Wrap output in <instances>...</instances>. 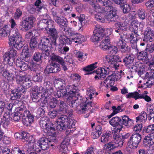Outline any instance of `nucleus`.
<instances>
[{
    "label": "nucleus",
    "mask_w": 154,
    "mask_h": 154,
    "mask_svg": "<svg viewBox=\"0 0 154 154\" xmlns=\"http://www.w3.org/2000/svg\"><path fill=\"white\" fill-rule=\"evenodd\" d=\"M134 58L133 55H127L123 59V62L126 66L132 63Z\"/></svg>",
    "instance_id": "31"
},
{
    "label": "nucleus",
    "mask_w": 154,
    "mask_h": 154,
    "mask_svg": "<svg viewBox=\"0 0 154 154\" xmlns=\"http://www.w3.org/2000/svg\"><path fill=\"white\" fill-rule=\"evenodd\" d=\"M37 11L43 13L42 15L44 17H49V15L47 14L48 10L47 8V5L38 9Z\"/></svg>",
    "instance_id": "58"
},
{
    "label": "nucleus",
    "mask_w": 154,
    "mask_h": 154,
    "mask_svg": "<svg viewBox=\"0 0 154 154\" xmlns=\"http://www.w3.org/2000/svg\"><path fill=\"white\" fill-rule=\"evenodd\" d=\"M154 143V137L152 136L145 137L143 141V146L149 147Z\"/></svg>",
    "instance_id": "22"
},
{
    "label": "nucleus",
    "mask_w": 154,
    "mask_h": 154,
    "mask_svg": "<svg viewBox=\"0 0 154 154\" xmlns=\"http://www.w3.org/2000/svg\"><path fill=\"white\" fill-rule=\"evenodd\" d=\"M147 58V53L146 51H141L138 54L137 58L139 60H142L143 61H145Z\"/></svg>",
    "instance_id": "48"
},
{
    "label": "nucleus",
    "mask_w": 154,
    "mask_h": 154,
    "mask_svg": "<svg viewBox=\"0 0 154 154\" xmlns=\"http://www.w3.org/2000/svg\"><path fill=\"white\" fill-rule=\"evenodd\" d=\"M26 107L25 105H21L18 108L16 112L14 113L12 116L13 119L15 121H18L21 117L27 115Z\"/></svg>",
    "instance_id": "11"
},
{
    "label": "nucleus",
    "mask_w": 154,
    "mask_h": 154,
    "mask_svg": "<svg viewBox=\"0 0 154 154\" xmlns=\"http://www.w3.org/2000/svg\"><path fill=\"white\" fill-rule=\"evenodd\" d=\"M69 39H53L50 44L54 46H59V51L60 53L65 54L69 50V48L66 46V44H67Z\"/></svg>",
    "instance_id": "3"
},
{
    "label": "nucleus",
    "mask_w": 154,
    "mask_h": 154,
    "mask_svg": "<svg viewBox=\"0 0 154 154\" xmlns=\"http://www.w3.org/2000/svg\"><path fill=\"white\" fill-rule=\"evenodd\" d=\"M69 119L66 115H62L57 121V124L55 125V128L58 131H65L68 127Z\"/></svg>",
    "instance_id": "6"
},
{
    "label": "nucleus",
    "mask_w": 154,
    "mask_h": 154,
    "mask_svg": "<svg viewBox=\"0 0 154 154\" xmlns=\"http://www.w3.org/2000/svg\"><path fill=\"white\" fill-rule=\"evenodd\" d=\"M2 76L6 79L8 82H11L15 79L14 75L5 69L3 72Z\"/></svg>",
    "instance_id": "30"
},
{
    "label": "nucleus",
    "mask_w": 154,
    "mask_h": 154,
    "mask_svg": "<svg viewBox=\"0 0 154 154\" xmlns=\"http://www.w3.org/2000/svg\"><path fill=\"white\" fill-rule=\"evenodd\" d=\"M48 120L46 117L41 118L39 122L40 126L45 133L50 135L54 134L55 133V125L51 122L48 121Z\"/></svg>",
    "instance_id": "2"
},
{
    "label": "nucleus",
    "mask_w": 154,
    "mask_h": 154,
    "mask_svg": "<svg viewBox=\"0 0 154 154\" xmlns=\"http://www.w3.org/2000/svg\"><path fill=\"white\" fill-rule=\"evenodd\" d=\"M139 64L138 63L136 62L133 65L130 66H128L129 69L130 70L131 72H135L137 73L138 75L140 76L141 75H143V71H141L140 66H139Z\"/></svg>",
    "instance_id": "24"
},
{
    "label": "nucleus",
    "mask_w": 154,
    "mask_h": 154,
    "mask_svg": "<svg viewBox=\"0 0 154 154\" xmlns=\"http://www.w3.org/2000/svg\"><path fill=\"white\" fill-rule=\"evenodd\" d=\"M153 41L152 39H149V43L147 44L148 48L145 49V51L146 52L152 53L154 51V44L151 43Z\"/></svg>",
    "instance_id": "44"
},
{
    "label": "nucleus",
    "mask_w": 154,
    "mask_h": 154,
    "mask_svg": "<svg viewBox=\"0 0 154 154\" xmlns=\"http://www.w3.org/2000/svg\"><path fill=\"white\" fill-rule=\"evenodd\" d=\"M97 62H95V63L91 64L84 67L83 69L86 72L91 71L97 67Z\"/></svg>",
    "instance_id": "57"
},
{
    "label": "nucleus",
    "mask_w": 154,
    "mask_h": 154,
    "mask_svg": "<svg viewBox=\"0 0 154 154\" xmlns=\"http://www.w3.org/2000/svg\"><path fill=\"white\" fill-rule=\"evenodd\" d=\"M123 126H119V127H115L113 130L112 131V133L113 134V137H114L116 135H119V132L122 128Z\"/></svg>",
    "instance_id": "60"
},
{
    "label": "nucleus",
    "mask_w": 154,
    "mask_h": 154,
    "mask_svg": "<svg viewBox=\"0 0 154 154\" xmlns=\"http://www.w3.org/2000/svg\"><path fill=\"white\" fill-rule=\"evenodd\" d=\"M145 5L148 9H152L154 8V0H149L146 2Z\"/></svg>",
    "instance_id": "62"
},
{
    "label": "nucleus",
    "mask_w": 154,
    "mask_h": 154,
    "mask_svg": "<svg viewBox=\"0 0 154 154\" xmlns=\"http://www.w3.org/2000/svg\"><path fill=\"white\" fill-rule=\"evenodd\" d=\"M149 117L148 115H147L145 112H142L140 113L138 116L136 118V121L137 122H142L143 121L145 122L146 120L147 117L149 119Z\"/></svg>",
    "instance_id": "35"
},
{
    "label": "nucleus",
    "mask_w": 154,
    "mask_h": 154,
    "mask_svg": "<svg viewBox=\"0 0 154 154\" xmlns=\"http://www.w3.org/2000/svg\"><path fill=\"white\" fill-rule=\"evenodd\" d=\"M50 24L48 26V30L47 31L48 35L50 36V38H69L64 34H60L58 33L57 31L54 28L53 23L51 24V22H49Z\"/></svg>",
    "instance_id": "8"
},
{
    "label": "nucleus",
    "mask_w": 154,
    "mask_h": 154,
    "mask_svg": "<svg viewBox=\"0 0 154 154\" xmlns=\"http://www.w3.org/2000/svg\"><path fill=\"white\" fill-rule=\"evenodd\" d=\"M131 120L129 118L128 116H122V119L121 118V125H125L126 126L129 125V124L130 121H131Z\"/></svg>",
    "instance_id": "50"
},
{
    "label": "nucleus",
    "mask_w": 154,
    "mask_h": 154,
    "mask_svg": "<svg viewBox=\"0 0 154 154\" xmlns=\"http://www.w3.org/2000/svg\"><path fill=\"white\" fill-rule=\"evenodd\" d=\"M55 21L60 27H63L64 30H65V28L68 25V21L65 17L63 16H60Z\"/></svg>",
    "instance_id": "21"
},
{
    "label": "nucleus",
    "mask_w": 154,
    "mask_h": 154,
    "mask_svg": "<svg viewBox=\"0 0 154 154\" xmlns=\"http://www.w3.org/2000/svg\"><path fill=\"white\" fill-rule=\"evenodd\" d=\"M11 92L12 93L10 95V99L11 100H17L20 98L21 94L20 93L16 90L15 91L14 90H13Z\"/></svg>",
    "instance_id": "45"
},
{
    "label": "nucleus",
    "mask_w": 154,
    "mask_h": 154,
    "mask_svg": "<svg viewBox=\"0 0 154 154\" xmlns=\"http://www.w3.org/2000/svg\"><path fill=\"white\" fill-rule=\"evenodd\" d=\"M110 70L108 67H104V68H100V69H98L96 70H94L93 72L96 73L97 75L95 76V79L98 78L101 80L105 78L106 75L109 74Z\"/></svg>",
    "instance_id": "12"
},
{
    "label": "nucleus",
    "mask_w": 154,
    "mask_h": 154,
    "mask_svg": "<svg viewBox=\"0 0 154 154\" xmlns=\"http://www.w3.org/2000/svg\"><path fill=\"white\" fill-rule=\"evenodd\" d=\"M142 139L141 135L137 132L134 133L130 137L128 143L130 148L136 149L140 142Z\"/></svg>",
    "instance_id": "5"
},
{
    "label": "nucleus",
    "mask_w": 154,
    "mask_h": 154,
    "mask_svg": "<svg viewBox=\"0 0 154 154\" xmlns=\"http://www.w3.org/2000/svg\"><path fill=\"white\" fill-rule=\"evenodd\" d=\"M35 18L33 15L26 16L20 22V25L21 27V29L23 31H26L34 26V23Z\"/></svg>",
    "instance_id": "4"
},
{
    "label": "nucleus",
    "mask_w": 154,
    "mask_h": 154,
    "mask_svg": "<svg viewBox=\"0 0 154 154\" xmlns=\"http://www.w3.org/2000/svg\"><path fill=\"white\" fill-rule=\"evenodd\" d=\"M38 141L37 142H32L31 146H29L28 149H30V150L32 151L40 152L41 149H40Z\"/></svg>",
    "instance_id": "34"
},
{
    "label": "nucleus",
    "mask_w": 154,
    "mask_h": 154,
    "mask_svg": "<svg viewBox=\"0 0 154 154\" xmlns=\"http://www.w3.org/2000/svg\"><path fill=\"white\" fill-rule=\"evenodd\" d=\"M42 54L39 52L35 53L33 56V59L31 61V63L33 65L39 64L42 62Z\"/></svg>",
    "instance_id": "23"
},
{
    "label": "nucleus",
    "mask_w": 154,
    "mask_h": 154,
    "mask_svg": "<svg viewBox=\"0 0 154 154\" xmlns=\"http://www.w3.org/2000/svg\"><path fill=\"white\" fill-rule=\"evenodd\" d=\"M100 2H101V3H102L103 5L105 7L108 8H110L112 6V2L109 0H99Z\"/></svg>",
    "instance_id": "56"
},
{
    "label": "nucleus",
    "mask_w": 154,
    "mask_h": 154,
    "mask_svg": "<svg viewBox=\"0 0 154 154\" xmlns=\"http://www.w3.org/2000/svg\"><path fill=\"white\" fill-rule=\"evenodd\" d=\"M109 39H103L102 40L100 44V47L104 50H108L109 51L112 48Z\"/></svg>",
    "instance_id": "25"
},
{
    "label": "nucleus",
    "mask_w": 154,
    "mask_h": 154,
    "mask_svg": "<svg viewBox=\"0 0 154 154\" xmlns=\"http://www.w3.org/2000/svg\"><path fill=\"white\" fill-rule=\"evenodd\" d=\"M51 59L53 61H56L60 63L63 60L60 57L55 54L54 53H51L50 55Z\"/></svg>",
    "instance_id": "46"
},
{
    "label": "nucleus",
    "mask_w": 154,
    "mask_h": 154,
    "mask_svg": "<svg viewBox=\"0 0 154 154\" xmlns=\"http://www.w3.org/2000/svg\"><path fill=\"white\" fill-rule=\"evenodd\" d=\"M44 88L42 86L39 87L35 86L32 90L31 98L32 101L35 102H39L41 99L42 95V92L43 91Z\"/></svg>",
    "instance_id": "9"
},
{
    "label": "nucleus",
    "mask_w": 154,
    "mask_h": 154,
    "mask_svg": "<svg viewBox=\"0 0 154 154\" xmlns=\"http://www.w3.org/2000/svg\"><path fill=\"white\" fill-rule=\"evenodd\" d=\"M114 141L115 143L116 144V146L121 147L122 146L123 142L122 141V134H120L118 135H116L114 137H113Z\"/></svg>",
    "instance_id": "36"
},
{
    "label": "nucleus",
    "mask_w": 154,
    "mask_h": 154,
    "mask_svg": "<svg viewBox=\"0 0 154 154\" xmlns=\"http://www.w3.org/2000/svg\"><path fill=\"white\" fill-rule=\"evenodd\" d=\"M76 122V121L75 120L69 119V124H68V127L67 128L70 129L72 128V131L75 130V125Z\"/></svg>",
    "instance_id": "63"
},
{
    "label": "nucleus",
    "mask_w": 154,
    "mask_h": 154,
    "mask_svg": "<svg viewBox=\"0 0 154 154\" xmlns=\"http://www.w3.org/2000/svg\"><path fill=\"white\" fill-rule=\"evenodd\" d=\"M116 45L119 47L121 48V51L122 52L125 53L128 51V47L126 46V43L122 39H119L116 43Z\"/></svg>",
    "instance_id": "28"
},
{
    "label": "nucleus",
    "mask_w": 154,
    "mask_h": 154,
    "mask_svg": "<svg viewBox=\"0 0 154 154\" xmlns=\"http://www.w3.org/2000/svg\"><path fill=\"white\" fill-rule=\"evenodd\" d=\"M71 92L70 100L68 102L69 105L75 109H76L80 105V108L78 111L79 113H85L88 110L86 108L88 103H83L82 97L80 95L77 87L74 86L73 88L71 90Z\"/></svg>",
    "instance_id": "1"
},
{
    "label": "nucleus",
    "mask_w": 154,
    "mask_h": 154,
    "mask_svg": "<svg viewBox=\"0 0 154 154\" xmlns=\"http://www.w3.org/2000/svg\"><path fill=\"white\" fill-rule=\"evenodd\" d=\"M144 35L145 38H154L153 33L149 28L144 31Z\"/></svg>",
    "instance_id": "42"
},
{
    "label": "nucleus",
    "mask_w": 154,
    "mask_h": 154,
    "mask_svg": "<svg viewBox=\"0 0 154 154\" xmlns=\"http://www.w3.org/2000/svg\"><path fill=\"white\" fill-rule=\"evenodd\" d=\"M25 72L20 71L19 74L16 76V81L17 84L22 85L25 83L26 80L28 79V77H26Z\"/></svg>",
    "instance_id": "20"
},
{
    "label": "nucleus",
    "mask_w": 154,
    "mask_h": 154,
    "mask_svg": "<svg viewBox=\"0 0 154 154\" xmlns=\"http://www.w3.org/2000/svg\"><path fill=\"white\" fill-rule=\"evenodd\" d=\"M121 118L118 117H113L109 121V124L113 127L123 126L121 125Z\"/></svg>",
    "instance_id": "26"
},
{
    "label": "nucleus",
    "mask_w": 154,
    "mask_h": 154,
    "mask_svg": "<svg viewBox=\"0 0 154 154\" xmlns=\"http://www.w3.org/2000/svg\"><path fill=\"white\" fill-rule=\"evenodd\" d=\"M59 105V106L57 110L59 112H62L63 113L67 112V106L64 102L60 100Z\"/></svg>",
    "instance_id": "32"
},
{
    "label": "nucleus",
    "mask_w": 154,
    "mask_h": 154,
    "mask_svg": "<svg viewBox=\"0 0 154 154\" xmlns=\"http://www.w3.org/2000/svg\"><path fill=\"white\" fill-rule=\"evenodd\" d=\"M143 130L144 132L146 133L154 134V124L144 127Z\"/></svg>",
    "instance_id": "51"
},
{
    "label": "nucleus",
    "mask_w": 154,
    "mask_h": 154,
    "mask_svg": "<svg viewBox=\"0 0 154 154\" xmlns=\"http://www.w3.org/2000/svg\"><path fill=\"white\" fill-rule=\"evenodd\" d=\"M68 139L65 138L63 140L60 146L59 149L60 151L61 152H66L67 149L66 144H68Z\"/></svg>",
    "instance_id": "40"
},
{
    "label": "nucleus",
    "mask_w": 154,
    "mask_h": 154,
    "mask_svg": "<svg viewBox=\"0 0 154 154\" xmlns=\"http://www.w3.org/2000/svg\"><path fill=\"white\" fill-rule=\"evenodd\" d=\"M71 90L68 92L66 91H63V89H60V90L58 91L55 96L56 97L60 98L63 97L65 100L68 103L69 101L70 100L71 97Z\"/></svg>",
    "instance_id": "17"
},
{
    "label": "nucleus",
    "mask_w": 154,
    "mask_h": 154,
    "mask_svg": "<svg viewBox=\"0 0 154 154\" xmlns=\"http://www.w3.org/2000/svg\"><path fill=\"white\" fill-rule=\"evenodd\" d=\"M28 50H27L26 52H22L21 54L20 58L26 62L29 61L30 59L31 54L29 52H27Z\"/></svg>",
    "instance_id": "43"
},
{
    "label": "nucleus",
    "mask_w": 154,
    "mask_h": 154,
    "mask_svg": "<svg viewBox=\"0 0 154 154\" xmlns=\"http://www.w3.org/2000/svg\"><path fill=\"white\" fill-rule=\"evenodd\" d=\"M8 26L5 25L4 26L1 28L0 29V35L4 37L7 35V33H8Z\"/></svg>",
    "instance_id": "53"
},
{
    "label": "nucleus",
    "mask_w": 154,
    "mask_h": 154,
    "mask_svg": "<svg viewBox=\"0 0 154 154\" xmlns=\"http://www.w3.org/2000/svg\"><path fill=\"white\" fill-rule=\"evenodd\" d=\"M137 14L140 18L143 20H144L146 17L145 10L142 8L139 9L137 11Z\"/></svg>",
    "instance_id": "59"
},
{
    "label": "nucleus",
    "mask_w": 154,
    "mask_h": 154,
    "mask_svg": "<svg viewBox=\"0 0 154 154\" xmlns=\"http://www.w3.org/2000/svg\"><path fill=\"white\" fill-rule=\"evenodd\" d=\"M110 8L107 7L101 8L100 12L104 15L106 19L107 20V17L109 15Z\"/></svg>",
    "instance_id": "54"
},
{
    "label": "nucleus",
    "mask_w": 154,
    "mask_h": 154,
    "mask_svg": "<svg viewBox=\"0 0 154 154\" xmlns=\"http://www.w3.org/2000/svg\"><path fill=\"white\" fill-rule=\"evenodd\" d=\"M36 35L34 33V36L33 35V33L31 32H27L26 35V38H36L39 35L37 32V31H35Z\"/></svg>",
    "instance_id": "61"
},
{
    "label": "nucleus",
    "mask_w": 154,
    "mask_h": 154,
    "mask_svg": "<svg viewBox=\"0 0 154 154\" xmlns=\"http://www.w3.org/2000/svg\"><path fill=\"white\" fill-rule=\"evenodd\" d=\"M111 133L110 131L106 132L101 138V141L104 143L108 142L109 140L111 137Z\"/></svg>",
    "instance_id": "39"
},
{
    "label": "nucleus",
    "mask_w": 154,
    "mask_h": 154,
    "mask_svg": "<svg viewBox=\"0 0 154 154\" xmlns=\"http://www.w3.org/2000/svg\"><path fill=\"white\" fill-rule=\"evenodd\" d=\"M38 141L39 146H40V148L44 150L48 149L50 146H54L53 144H50L49 143L47 138H41Z\"/></svg>",
    "instance_id": "19"
},
{
    "label": "nucleus",
    "mask_w": 154,
    "mask_h": 154,
    "mask_svg": "<svg viewBox=\"0 0 154 154\" xmlns=\"http://www.w3.org/2000/svg\"><path fill=\"white\" fill-rule=\"evenodd\" d=\"M49 39H44L45 40L43 42H42V40H40V41H41V42L40 43H39L38 44V48L43 51L46 50V49L47 48L48 46V43L49 42Z\"/></svg>",
    "instance_id": "38"
},
{
    "label": "nucleus",
    "mask_w": 154,
    "mask_h": 154,
    "mask_svg": "<svg viewBox=\"0 0 154 154\" xmlns=\"http://www.w3.org/2000/svg\"><path fill=\"white\" fill-rule=\"evenodd\" d=\"M44 19L40 20L38 23V27L42 30L45 29L47 31L48 30V26L50 24L49 22H51V24L54 23V22L52 20L47 19Z\"/></svg>",
    "instance_id": "18"
},
{
    "label": "nucleus",
    "mask_w": 154,
    "mask_h": 154,
    "mask_svg": "<svg viewBox=\"0 0 154 154\" xmlns=\"http://www.w3.org/2000/svg\"><path fill=\"white\" fill-rule=\"evenodd\" d=\"M45 4V2L44 1H41V0H36L35 2V6H36L35 9L38 10V9L46 5Z\"/></svg>",
    "instance_id": "55"
},
{
    "label": "nucleus",
    "mask_w": 154,
    "mask_h": 154,
    "mask_svg": "<svg viewBox=\"0 0 154 154\" xmlns=\"http://www.w3.org/2000/svg\"><path fill=\"white\" fill-rule=\"evenodd\" d=\"M154 83V72L151 73V75L149 76V80L145 84L147 87H149Z\"/></svg>",
    "instance_id": "49"
},
{
    "label": "nucleus",
    "mask_w": 154,
    "mask_h": 154,
    "mask_svg": "<svg viewBox=\"0 0 154 154\" xmlns=\"http://www.w3.org/2000/svg\"><path fill=\"white\" fill-rule=\"evenodd\" d=\"M33 139V137L29 133L24 131L21 133V140L23 142H27L29 143Z\"/></svg>",
    "instance_id": "27"
},
{
    "label": "nucleus",
    "mask_w": 154,
    "mask_h": 154,
    "mask_svg": "<svg viewBox=\"0 0 154 154\" xmlns=\"http://www.w3.org/2000/svg\"><path fill=\"white\" fill-rule=\"evenodd\" d=\"M121 62L122 61L121 60V59L119 56H114L112 57V64H114L115 67H119V63Z\"/></svg>",
    "instance_id": "47"
},
{
    "label": "nucleus",
    "mask_w": 154,
    "mask_h": 154,
    "mask_svg": "<svg viewBox=\"0 0 154 154\" xmlns=\"http://www.w3.org/2000/svg\"><path fill=\"white\" fill-rule=\"evenodd\" d=\"M116 4L119 5L124 14H127L131 10L130 5L127 4V0H112Z\"/></svg>",
    "instance_id": "13"
},
{
    "label": "nucleus",
    "mask_w": 154,
    "mask_h": 154,
    "mask_svg": "<svg viewBox=\"0 0 154 154\" xmlns=\"http://www.w3.org/2000/svg\"><path fill=\"white\" fill-rule=\"evenodd\" d=\"M27 115L23 116V117L26 116V118H23L22 122L24 125L28 126L34 122V117L26 108Z\"/></svg>",
    "instance_id": "15"
},
{
    "label": "nucleus",
    "mask_w": 154,
    "mask_h": 154,
    "mask_svg": "<svg viewBox=\"0 0 154 154\" xmlns=\"http://www.w3.org/2000/svg\"><path fill=\"white\" fill-rule=\"evenodd\" d=\"M94 16L97 21L102 23L104 22L105 17L100 12L95 14Z\"/></svg>",
    "instance_id": "52"
},
{
    "label": "nucleus",
    "mask_w": 154,
    "mask_h": 154,
    "mask_svg": "<svg viewBox=\"0 0 154 154\" xmlns=\"http://www.w3.org/2000/svg\"><path fill=\"white\" fill-rule=\"evenodd\" d=\"M53 64V62H52L50 64L47 66L45 72H46L48 74L49 73H54V65Z\"/></svg>",
    "instance_id": "64"
},
{
    "label": "nucleus",
    "mask_w": 154,
    "mask_h": 154,
    "mask_svg": "<svg viewBox=\"0 0 154 154\" xmlns=\"http://www.w3.org/2000/svg\"><path fill=\"white\" fill-rule=\"evenodd\" d=\"M110 8L109 15L107 17V20L109 22H115L119 17L117 13V9L113 6Z\"/></svg>",
    "instance_id": "14"
},
{
    "label": "nucleus",
    "mask_w": 154,
    "mask_h": 154,
    "mask_svg": "<svg viewBox=\"0 0 154 154\" xmlns=\"http://www.w3.org/2000/svg\"><path fill=\"white\" fill-rule=\"evenodd\" d=\"M95 29L93 32V34L91 37V38H109L108 35H105L104 33V30L103 29L100 27V26L97 25L95 26Z\"/></svg>",
    "instance_id": "10"
},
{
    "label": "nucleus",
    "mask_w": 154,
    "mask_h": 154,
    "mask_svg": "<svg viewBox=\"0 0 154 154\" xmlns=\"http://www.w3.org/2000/svg\"><path fill=\"white\" fill-rule=\"evenodd\" d=\"M126 97L127 99L133 98L135 100L144 98L143 96H141L137 91L129 93L128 94L126 95Z\"/></svg>",
    "instance_id": "29"
},
{
    "label": "nucleus",
    "mask_w": 154,
    "mask_h": 154,
    "mask_svg": "<svg viewBox=\"0 0 154 154\" xmlns=\"http://www.w3.org/2000/svg\"><path fill=\"white\" fill-rule=\"evenodd\" d=\"M9 45L12 46L13 45L14 47L18 49L22 48L25 44V41L23 39L22 40L19 39H9Z\"/></svg>",
    "instance_id": "16"
},
{
    "label": "nucleus",
    "mask_w": 154,
    "mask_h": 154,
    "mask_svg": "<svg viewBox=\"0 0 154 154\" xmlns=\"http://www.w3.org/2000/svg\"><path fill=\"white\" fill-rule=\"evenodd\" d=\"M55 85L58 88L63 89L66 85L65 80L61 79H57L56 80Z\"/></svg>",
    "instance_id": "37"
},
{
    "label": "nucleus",
    "mask_w": 154,
    "mask_h": 154,
    "mask_svg": "<svg viewBox=\"0 0 154 154\" xmlns=\"http://www.w3.org/2000/svg\"><path fill=\"white\" fill-rule=\"evenodd\" d=\"M60 100H58L55 97H52L50 99L48 103L49 107L52 109L55 108L59 104Z\"/></svg>",
    "instance_id": "33"
},
{
    "label": "nucleus",
    "mask_w": 154,
    "mask_h": 154,
    "mask_svg": "<svg viewBox=\"0 0 154 154\" xmlns=\"http://www.w3.org/2000/svg\"><path fill=\"white\" fill-rule=\"evenodd\" d=\"M54 89L52 85H48L47 86L45 90V92L43 94L46 95V96H48L50 97L52 94Z\"/></svg>",
    "instance_id": "41"
},
{
    "label": "nucleus",
    "mask_w": 154,
    "mask_h": 154,
    "mask_svg": "<svg viewBox=\"0 0 154 154\" xmlns=\"http://www.w3.org/2000/svg\"><path fill=\"white\" fill-rule=\"evenodd\" d=\"M10 45V51L4 54L3 58L4 61H7L10 65L11 66L13 63H14V57L17 55V51L11 47V45Z\"/></svg>",
    "instance_id": "7"
}]
</instances>
